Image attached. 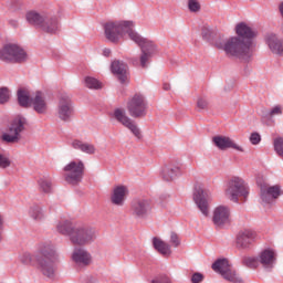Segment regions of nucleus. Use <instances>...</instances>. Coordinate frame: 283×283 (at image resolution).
I'll use <instances>...</instances> for the list:
<instances>
[{
    "label": "nucleus",
    "mask_w": 283,
    "mask_h": 283,
    "mask_svg": "<svg viewBox=\"0 0 283 283\" xmlns=\"http://www.w3.org/2000/svg\"><path fill=\"white\" fill-rule=\"evenodd\" d=\"M235 33L237 35L229 39H217L214 48L222 50L226 56H233L249 63L253 59V52H255L253 39H255L258 33L244 22L235 25Z\"/></svg>",
    "instance_id": "obj_1"
},
{
    "label": "nucleus",
    "mask_w": 283,
    "mask_h": 283,
    "mask_svg": "<svg viewBox=\"0 0 283 283\" xmlns=\"http://www.w3.org/2000/svg\"><path fill=\"white\" fill-rule=\"evenodd\" d=\"M56 260H59V252L52 241L38 243L34 254L22 252L19 255V262H21V264H24V266H33L35 262L40 273L50 280H54L56 275V265L54 264Z\"/></svg>",
    "instance_id": "obj_2"
},
{
    "label": "nucleus",
    "mask_w": 283,
    "mask_h": 283,
    "mask_svg": "<svg viewBox=\"0 0 283 283\" xmlns=\"http://www.w3.org/2000/svg\"><path fill=\"white\" fill-rule=\"evenodd\" d=\"M136 22L133 20H115L104 24V34L111 43H118L123 36L127 35L130 41H139V34L136 30Z\"/></svg>",
    "instance_id": "obj_3"
},
{
    "label": "nucleus",
    "mask_w": 283,
    "mask_h": 283,
    "mask_svg": "<svg viewBox=\"0 0 283 283\" xmlns=\"http://www.w3.org/2000/svg\"><path fill=\"white\" fill-rule=\"evenodd\" d=\"M96 238H98L96 228L76 224L74 232L71 234V242L77 247H87V244L94 243Z\"/></svg>",
    "instance_id": "obj_4"
},
{
    "label": "nucleus",
    "mask_w": 283,
    "mask_h": 283,
    "mask_svg": "<svg viewBox=\"0 0 283 283\" xmlns=\"http://www.w3.org/2000/svg\"><path fill=\"white\" fill-rule=\"evenodd\" d=\"M0 61L2 63H25L28 61V51L20 44L8 43L0 49Z\"/></svg>",
    "instance_id": "obj_5"
},
{
    "label": "nucleus",
    "mask_w": 283,
    "mask_h": 283,
    "mask_svg": "<svg viewBox=\"0 0 283 283\" xmlns=\"http://www.w3.org/2000/svg\"><path fill=\"white\" fill-rule=\"evenodd\" d=\"M226 197L231 202H240V198L249 196V186L240 177H232L228 180L224 189Z\"/></svg>",
    "instance_id": "obj_6"
},
{
    "label": "nucleus",
    "mask_w": 283,
    "mask_h": 283,
    "mask_svg": "<svg viewBox=\"0 0 283 283\" xmlns=\"http://www.w3.org/2000/svg\"><path fill=\"white\" fill-rule=\"evenodd\" d=\"M64 179L69 185H81L85 176V163L81 159H75L66 164L63 168Z\"/></svg>",
    "instance_id": "obj_7"
},
{
    "label": "nucleus",
    "mask_w": 283,
    "mask_h": 283,
    "mask_svg": "<svg viewBox=\"0 0 283 283\" xmlns=\"http://www.w3.org/2000/svg\"><path fill=\"white\" fill-rule=\"evenodd\" d=\"M126 109L132 118H145L147 116V99L145 95L137 93L129 97Z\"/></svg>",
    "instance_id": "obj_8"
},
{
    "label": "nucleus",
    "mask_w": 283,
    "mask_h": 283,
    "mask_svg": "<svg viewBox=\"0 0 283 283\" xmlns=\"http://www.w3.org/2000/svg\"><path fill=\"white\" fill-rule=\"evenodd\" d=\"M139 41H133V43H136L138 48L142 50V54L139 57V63L142 67H147L149 65V62L151 61V57L154 54H156L158 46H156V43L154 41L143 38L140 33L138 34Z\"/></svg>",
    "instance_id": "obj_9"
},
{
    "label": "nucleus",
    "mask_w": 283,
    "mask_h": 283,
    "mask_svg": "<svg viewBox=\"0 0 283 283\" xmlns=\"http://www.w3.org/2000/svg\"><path fill=\"white\" fill-rule=\"evenodd\" d=\"M56 116L62 123H70L74 118V102H72V97L69 94L60 95Z\"/></svg>",
    "instance_id": "obj_10"
},
{
    "label": "nucleus",
    "mask_w": 283,
    "mask_h": 283,
    "mask_svg": "<svg viewBox=\"0 0 283 283\" xmlns=\"http://www.w3.org/2000/svg\"><path fill=\"white\" fill-rule=\"evenodd\" d=\"M130 213L133 218L145 220L151 213V199L146 197H136L130 202Z\"/></svg>",
    "instance_id": "obj_11"
},
{
    "label": "nucleus",
    "mask_w": 283,
    "mask_h": 283,
    "mask_svg": "<svg viewBox=\"0 0 283 283\" xmlns=\"http://www.w3.org/2000/svg\"><path fill=\"white\" fill-rule=\"evenodd\" d=\"M212 270L216 273H219L223 277V280H227L228 282L232 283H240L242 282V277L235 273V270H233V266L229 264V260L227 259H219L212 264Z\"/></svg>",
    "instance_id": "obj_12"
},
{
    "label": "nucleus",
    "mask_w": 283,
    "mask_h": 283,
    "mask_svg": "<svg viewBox=\"0 0 283 283\" xmlns=\"http://www.w3.org/2000/svg\"><path fill=\"white\" fill-rule=\"evenodd\" d=\"M113 118H115L117 123H120V125L129 129V132H132V134L135 135V138H138V140L143 138L140 128H138L136 123L129 116H127V113H125V109L115 108L113 112Z\"/></svg>",
    "instance_id": "obj_13"
},
{
    "label": "nucleus",
    "mask_w": 283,
    "mask_h": 283,
    "mask_svg": "<svg viewBox=\"0 0 283 283\" xmlns=\"http://www.w3.org/2000/svg\"><path fill=\"white\" fill-rule=\"evenodd\" d=\"M282 196V186L262 184L260 186V200L262 205H273Z\"/></svg>",
    "instance_id": "obj_14"
},
{
    "label": "nucleus",
    "mask_w": 283,
    "mask_h": 283,
    "mask_svg": "<svg viewBox=\"0 0 283 283\" xmlns=\"http://www.w3.org/2000/svg\"><path fill=\"white\" fill-rule=\"evenodd\" d=\"M25 129V119L17 118L11 124L9 133L2 135L4 143H19L21 140V132Z\"/></svg>",
    "instance_id": "obj_15"
},
{
    "label": "nucleus",
    "mask_w": 283,
    "mask_h": 283,
    "mask_svg": "<svg viewBox=\"0 0 283 283\" xmlns=\"http://www.w3.org/2000/svg\"><path fill=\"white\" fill-rule=\"evenodd\" d=\"M193 200L201 211L202 216L207 218L209 216V201L211 200V192L207 189L197 188L193 192Z\"/></svg>",
    "instance_id": "obj_16"
},
{
    "label": "nucleus",
    "mask_w": 283,
    "mask_h": 283,
    "mask_svg": "<svg viewBox=\"0 0 283 283\" xmlns=\"http://www.w3.org/2000/svg\"><path fill=\"white\" fill-rule=\"evenodd\" d=\"M212 222L220 229L231 223V208L229 206H218L213 210Z\"/></svg>",
    "instance_id": "obj_17"
},
{
    "label": "nucleus",
    "mask_w": 283,
    "mask_h": 283,
    "mask_svg": "<svg viewBox=\"0 0 283 283\" xmlns=\"http://www.w3.org/2000/svg\"><path fill=\"white\" fill-rule=\"evenodd\" d=\"M213 145L219 148L221 151H227V149H234L235 151H244V148L240 146L231 137L217 135L212 137Z\"/></svg>",
    "instance_id": "obj_18"
},
{
    "label": "nucleus",
    "mask_w": 283,
    "mask_h": 283,
    "mask_svg": "<svg viewBox=\"0 0 283 283\" xmlns=\"http://www.w3.org/2000/svg\"><path fill=\"white\" fill-rule=\"evenodd\" d=\"M36 114H41L45 116L48 114L50 106L48 105V98L45 97V93L41 91H36L34 95L31 97V106Z\"/></svg>",
    "instance_id": "obj_19"
},
{
    "label": "nucleus",
    "mask_w": 283,
    "mask_h": 283,
    "mask_svg": "<svg viewBox=\"0 0 283 283\" xmlns=\"http://www.w3.org/2000/svg\"><path fill=\"white\" fill-rule=\"evenodd\" d=\"M72 261L78 269H85L90 266L94 260L92 259V253L83 248H75L72 253Z\"/></svg>",
    "instance_id": "obj_20"
},
{
    "label": "nucleus",
    "mask_w": 283,
    "mask_h": 283,
    "mask_svg": "<svg viewBox=\"0 0 283 283\" xmlns=\"http://www.w3.org/2000/svg\"><path fill=\"white\" fill-rule=\"evenodd\" d=\"M259 262L265 271H271L275 268L277 262V253L273 249H265L259 254Z\"/></svg>",
    "instance_id": "obj_21"
},
{
    "label": "nucleus",
    "mask_w": 283,
    "mask_h": 283,
    "mask_svg": "<svg viewBox=\"0 0 283 283\" xmlns=\"http://www.w3.org/2000/svg\"><path fill=\"white\" fill-rule=\"evenodd\" d=\"M182 176V164H168L161 169V177L166 182H171Z\"/></svg>",
    "instance_id": "obj_22"
},
{
    "label": "nucleus",
    "mask_w": 283,
    "mask_h": 283,
    "mask_svg": "<svg viewBox=\"0 0 283 283\" xmlns=\"http://www.w3.org/2000/svg\"><path fill=\"white\" fill-rule=\"evenodd\" d=\"M255 241V232L253 230H243L237 235V248L249 249Z\"/></svg>",
    "instance_id": "obj_23"
},
{
    "label": "nucleus",
    "mask_w": 283,
    "mask_h": 283,
    "mask_svg": "<svg viewBox=\"0 0 283 283\" xmlns=\"http://www.w3.org/2000/svg\"><path fill=\"white\" fill-rule=\"evenodd\" d=\"M127 193H129L127 186H116L111 195L112 205H115V207H123L125 205Z\"/></svg>",
    "instance_id": "obj_24"
},
{
    "label": "nucleus",
    "mask_w": 283,
    "mask_h": 283,
    "mask_svg": "<svg viewBox=\"0 0 283 283\" xmlns=\"http://www.w3.org/2000/svg\"><path fill=\"white\" fill-rule=\"evenodd\" d=\"M70 146L75 151H81V154H86L87 156H94L96 154V146L94 144L81 139H72Z\"/></svg>",
    "instance_id": "obj_25"
},
{
    "label": "nucleus",
    "mask_w": 283,
    "mask_h": 283,
    "mask_svg": "<svg viewBox=\"0 0 283 283\" xmlns=\"http://www.w3.org/2000/svg\"><path fill=\"white\" fill-rule=\"evenodd\" d=\"M265 43L273 54L283 56V39L277 38L274 33H269L265 38Z\"/></svg>",
    "instance_id": "obj_26"
},
{
    "label": "nucleus",
    "mask_w": 283,
    "mask_h": 283,
    "mask_svg": "<svg viewBox=\"0 0 283 283\" xmlns=\"http://www.w3.org/2000/svg\"><path fill=\"white\" fill-rule=\"evenodd\" d=\"M61 29V24L59 23V18L52 15H44V21L42 22V31L48 34H56Z\"/></svg>",
    "instance_id": "obj_27"
},
{
    "label": "nucleus",
    "mask_w": 283,
    "mask_h": 283,
    "mask_svg": "<svg viewBox=\"0 0 283 283\" xmlns=\"http://www.w3.org/2000/svg\"><path fill=\"white\" fill-rule=\"evenodd\" d=\"M111 71L120 83H125V81H127V65L125 62L114 60L111 64Z\"/></svg>",
    "instance_id": "obj_28"
},
{
    "label": "nucleus",
    "mask_w": 283,
    "mask_h": 283,
    "mask_svg": "<svg viewBox=\"0 0 283 283\" xmlns=\"http://www.w3.org/2000/svg\"><path fill=\"white\" fill-rule=\"evenodd\" d=\"M74 229H76V224L72 223L70 220H63L56 223L57 233L67 235L70 242H72V233H74Z\"/></svg>",
    "instance_id": "obj_29"
},
{
    "label": "nucleus",
    "mask_w": 283,
    "mask_h": 283,
    "mask_svg": "<svg viewBox=\"0 0 283 283\" xmlns=\"http://www.w3.org/2000/svg\"><path fill=\"white\" fill-rule=\"evenodd\" d=\"M45 20V13H39L35 11H30L27 13V21L31 25H34L35 28H40V30L43 28V21Z\"/></svg>",
    "instance_id": "obj_30"
},
{
    "label": "nucleus",
    "mask_w": 283,
    "mask_h": 283,
    "mask_svg": "<svg viewBox=\"0 0 283 283\" xmlns=\"http://www.w3.org/2000/svg\"><path fill=\"white\" fill-rule=\"evenodd\" d=\"M29 216L35 222H42V220H45V211H43V208L39 205H33L29 208Z\"/></svg>",
    "instance_id": "obj_31"
},
{
    "label": "nucleus",
    "mask_w": 283,
    "mask_h": 283,
    "mask_svg": "<svg viewBox=\"0 0 283 283\" xmlns=\"http://www.w3.org/2000/svg\"><path fill=\"white\" fill-rule=\"evenodd\" d=\"M153 247L154 249H156V251L161 253V255H165V256L171 255V247H169V244L165 243L163 240L158 238L153 239Z\"/></svg>",
    "instance_id": "obj_32"
},
{
    "label": "nucleus",
    "mask_w": 283,
    "mask_h": 283,
    "mask_svg": "<svg viewBox=\"0 0 283 283\" xmlns=\"http://www.w3.org/2000/svg\"><path fill=\"white\" fill-rule=\"evenodd\" d=\"M18 102L21 107H30L32 105L30 92L25 88L18 90Z\"/></svg>",
    "instance_id": "obj_33"
},
{
    "label": "nucleus",
    "mask_w": 283,
    "mask_h": 283,
    "mask_svg": "<svg viewBox=\"0 0 283 283\" xmlns=\"http://www.w3.org/2000/svg\"><path fill=\"white\" fill-rule=\"evenodd\" d=\"M39 189L42 193H52V181L50 179H40L38 181Z\"/></svg>",
    "instance_id": "obj_34"
},
{
    "label": "nucleus",
    "mask_w": 283,
    "mask_h": 283,
    "mask_svg": "<svg viewBox=\"0 0 283 283\" xmlns=\"http://www.w3.org/2000/svg\"><path fill=\"white\" fill-rule=\"evenodd\" d=\"M84 83L88 90H101V87H103V84L92 76L85 77Z\"/></svg>",
    "instance_id": "obj_35"
},
{
    "label": "nucleus",
    "mask_w": 283,
    "mask_h": 283,
    "mask_svg": "<svg viewBox=\"0 0 283 283\" xmlns=\"http://www.w3.org/2000/svg\"><path fill=\"white\" fill-rule=\"evenodd\" d=\"M243 264L249 269H258L260 266V256H247L243 259Z\"/></svg>",
    "instance_id": "obj_36"
},
{
    "label": "nucleus",
    "mask_w": 283,
    "mask_h": 283,
    "mask_svg": "<svg viewBox=\"0 0 283 283\" xmlns=\"http://www.w3.org/2000/svg\"><path fill=\"white\" fill-rule=\"evenodd\" d=\"M12 165L10 157L3 153H0V169H8Z\"/></svg>",
    "instance_id": "obj_37"
},
{
    "label": "nucleus",
    "mask_w": 283,
    "mask_h": 283,
    "mask_svg": "<svg viewBox=\"0 0 283 283\" xmlns=\"http://www.w3.org/2000/svg\"><path fill=\"white\" fill-rule=\"evenodd\" d=\"M10 101V91L7 87L0 88V104L8 103Z\"/></svg>",
    "instance_id": "obj_38"
},
{
    "label": "nucleus",
    "mask_w": 283,
    "mask_h": 283,
    "mask_svg": "<svg viewBox=\"0 0 283 283\" xmlns=\"http://www.w3.org/2000/svg\"><path fill=\"white\" fill-rule=\"evenodd\" d=\"M201 34L203 41H211V39H213V32L211 31V29H209V27H203Z\"/></svg>",
    "instance_id": "obj_39"
},
{
    "label": "nucleus",
    "mask_w": 283,
    "mask_h": 283,
    "mask_svg": "<svg viewBox=\"0 0 283 283\" xmlns=\"http://www.w3.org/2000/svg\"><path fill=\"white\" fill-rule=\"evenodd\" d=\"M188 9L190 12H200V2H198V0H189Z\"/></svg>",
    "instance_id": "obj_40"
},
{
    "label": "nucleus",
    "mask_w": 283,
    "mask_h": 283,
    "mask_svg": "<svg viewBox=\"0 0 283 283\" xmlns=\"http://www.w3.org/2000/svg\"><path fill=\"white\" fill-rule=\"evenodd\" d=\"M261 142H262V136H260L259 133H252L250 135L251 145H260Z\"/></svg>",
    "instance_id": "obj_41"
},
{
    "label": "nucleus",
    "mask_w": 283,
    "mask_h": 283,
    "mask_svg": "<svg viewBox=\"0 0 283 283\" xmlns=\"http://www.w3.org/2000/svg\"><path fill=\"white\" fill-rule=\"evenodd\" d=\"M268 116H282V106L276 105L268 113Z\"/></svg>",
    "instance_id": "obj_42"
},
{
    "label": "nucleus",
    "mask_w": 283,
    "mask_h": 283,
    "mask_svg": "<svg viewBox=\"0 0 283 283\" xmlns=\"http://www.w3.org/2000/svg\"><path fill=\"white\" fill-rule=\"evenodd\" d=\"M209 105V102L205 97H199L197 101V107L199 109H207V106Z\"/></svg>",
    "instance_id": "obj_43"
},
{
    "label": "nucleus",
    "mask_w": 283,
    "mask_h": 283,
    "mask_svg": "<svg viewBox=\"0 0 283 283\" xmlns=\"http://www.w3.org/2000/svg\"><path fill=\"white\" fill-rule=\"evenodd\" d=\"M170 242L175 248L180 247V238L175 232H171L170 234Z\"/></svg>",
    "instance_id": "obj_44"
},
{
    "label": "nucleus",
    "mask_w": 283,
    "mask_h": 283,
    "mask_svg": "<svg viewBox=\"0 0 283 283\" xmlns=\"http://www.w3.org/2000/svg\"><path fill=\"white\" fill-rule=\"evenodd\" d=\"M202 280H205V276L200 272H196L191 276V282L192 283H200V282H202Z\"/></svg>",
    "instance_id": "obj_45"
},
{
    "label": "nucleus",
    "mask_w": 283,
    "mask_h": 283,
    "mask_svg": "<svg viewBox=\"0 0 283 283\" xmlns=\"http://www.w3.org/2000/svg\"><path fill=\"white\" fill-rule=\"evenodd\" d=\"M3 229V217L0 216V240H1V230Z\"/></svg>",
    "instance_id": "obj_46"
},
{
    "label": "nucleus",
    "mask_w": 283,
    "mask_h": 283,
    "mask_svg": "<svg viewBox=\"0 0 283 283\" xmlns=\"http://www.w3.org/2000/svg\"><path fill=\"white\" fill-rule=\"evenodd\" d=\"M112 54V51L109 49L104 50V56H109Z\"/></svg>",
    "instance_id": "obj_47"
},
{
    "label": "nucleus",
    "mask_w": 283,
    "mask_h": 283,
    "mask_svg": "<svg viewBox=\"0 0 283 283\" xmlns=\"http://www.w3.org/2000/svg\"><path fill=\"white\" fill-rule=\"evenodd\" d=\"M164 90L167 92V91L171 90V86L169 84H164Z\"/></svg>",
    "instance_id": "obj_48"
},
{
    "label": "nucleus",
    "mask_w": 283,
    "mask_h": 283,
    "mask_svg": "<svg viewBox=\"0 0 283 283\" xmlns=\"http://www.w3.org/2000/svg\"><path fill=\"white\" fill-rule=\"evenodd\" d=\"M166 283H171V281L169 279H165Z\"/></svg>",
    "instance_id": "obj_49"
},
{
    "label": "nucleus",
    "mask_w": 283,
    "mask_h": 283,
    "mask_svg": "<svg viewBox=\"0 0 283 283\" xmlns=\"http://www.w3.org/2000/svg\"><path fill=\"white\" fill-rule=\"evenodd\" d=\"M153 283H156V280H154Z\"/></svg>",
    "instance_id": "obj_50"
}]
</instances>
